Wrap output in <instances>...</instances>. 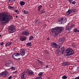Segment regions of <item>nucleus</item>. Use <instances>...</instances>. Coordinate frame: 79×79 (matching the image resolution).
I'll use <instances>...</instances> for the list:
<instances>
[{
    "instance_id": "13",
    "label": "nucleus",
    "mask_w": 79,
    "mask_h": 79,
    "mask_svg": "<svg viewBox=\"0 0 79 79\" xmlns=\"http://www.w3.org/2000/svg\"><path fill=\"white\" fill-rule=\"evenodd\" d=\"M70 64V63L68 62H64L62 63V66H69Z\"/></svg>"
},
{
    "instance_id": "16",
    "label": "nucleus",
    "mask_w": 79,
    "mask_h": 79,
    "mask_svg": "<svg viewBox=\"0 0 79 79\" xmlns=\"http://www.w3.org/2000/svg\"><path fill=\"white\" fill-rule=\"evenodd\" d=\"M64 48V47H62L61 48V53L63 55L64 53V50H65Z\"/></svg>"
},
{
    "instance_id": "28",
    "label": "nucleus",
    "mask_w": 79,
    "mask_h": 79,
    "mask_svg": "<svg viewBox=\"0 0 79 79\" xmlns=\"http://www.w3.org/2000/svg\"><path fill=\"white\" fill-rule=\"evenodd\" d=\"M54 47L55 48H58H58H60V45L56 44V45Z\"/></svg>"
},
{
    "instance_id": "24",
    "label": "nucleus",
    "mask_w": 79,
    "mask_h": 79,
    "mask_svg": "<svg viewBox=\"0 0 79 79\" xmlns=\"http://www.w3.org/2000/svg\"><path fill=\"white\" fill-rule=\"evenodd\" d=\"M51 45L52 46L54 47H55L56 45V44L55 43L52 42L51 43Z\"/></svg>"
},
{
    "instance_id": "26",
    "label": "nucleus",
    "mask_w": 79,
    "mask_h": 79,
    "mask_svg": "<svg viewBox=\"0 0 79 79\" xmlns=\"http://www.w3.org/2000/svg\"><path fill=\"white\" fill-rule=\"evenodd\" d=\"M31 42H28L26 44L27 46H29V47H31Z\"/></svg>"
},
{
    "instance_id": "27",
    "label": "nucleus",
    "mask_w": 79,
    "mask_h": 79,
    "mask_svg": "<svg viewBox=\"0 0 79 79\" xmlns=\"http://www.w3.org/2000/svg\"><path fill=\"white\" fill-rule=\"evenodd\" d=\"M74 32H79V31L77 30V28H75L74 30Z\"/></svg>"
},
{
    "instance_id": "4",
    "label": "nucleus",
    "mask_w": 79,
    "mask_h": 79,
    "mask_svg": "<svg viewBox=\"0 0 79 79\" xmlns=\"http://www.w3.org/2000/svg\"><path fill=\"white\" fill-rule=\"evenodd\" d=\"M51 34L54 37H57L58 35L60 34L55 29V28H53L52 30V31L51 32Z\"/></svg>"
},
{
    "instance_id": "23",
    "label": "nucleus",
    "mask_w": 79,
    "mask_h": 79,
    "mask_svg": "<svg viewBox=\"0 0 79 79\" xmlns=\"http://www.w3.org/2000/svg\"><path fill=\"white\" fill-rule=\"evenodd\" d=\"M42 6L40 5L38 7V10L40 11L41 9H42Z\"/></svg>"
},
{
    "instance_id": "25",
    "label": "nucleus",
    "mask_w": 79,
    "mask_h": 79,
    "mask_svg": "<svg viewBox=\"0 0 79 79\" xmlns=\"http://www.w3.org/2000/svg\"><path fill=\"white\" fill-rule=\"evenodd\" d=\"M5 65L7 67H10V64L7 62L6 63Z\"/></svg>"
},
{
    "instance_id": "51",
    "label": "nucleus",
    "mask_w": 79,
    "mask_h": 79,
    "mask_svg": "<svg viewBox=\"0 0 79 79\" xmlns=\"http://www.w3.org/2000/svg\"><path fill=\"white\" fill-rule=\"evenodd\" d=\"M47 39L48 40H50V39H49V38L48 37L47 38Z\"/></svg>"
},
{
    "instance_id": "37",
    "label": "nucleus",
    "mask_w": 79,
    "mask_h": 79,
    "mask_svg": "<svg viewBox=\"0 0 79 79\" xmlns=\"http://www.w3.org/2000/svg\"><path fill=\"white\" fill-rule=\"evenodd\" d=\"M14 11H15V12L17 13H19V11H18V10H15Z\"/></svg>"
},
{
    "instance_id": "31",
    "label": "nucleus",
    "mask_w": 79,
    "mask_h": 79,
    "mask_svg": "<svg viewBox=\"0 0 79 79\" xmlns=\"http://www.w3.org/2000/svg\"><path fill=\"white\" fill-rule=\"evenodd\" d=\"M7 62L10 64H12V61H11V60H8L7 61Z\"/></svg>"
},
{
    "instance_id": "34",
    "label": "nucleus",
    "mask_w": 79,
    "mask_h": 79,
    "mask_svg": "<svg viewBox=\"0 0 79 79\" xmlns=\"http://www.w3.org/2000/svg\"><path fill=\"white\" fill-rule=\"evenodd\" d=\"M35 23V24H37V25H39V23H40V22H39V21L37 20V21H36Z\"/></svg>"
},
{
    "instance_id": "2",
    "label": "nucleus",
    "mask_w": 79,
    "mask_h": 79,
    "mask_svg": "<svg viewBox=\"0 0 79 79\" xmlns=\"http://www.w3.org/2000/svg\"><path fill=\"white\" fill-rule=\"evenodd\" d=\"M65 53H66V56H70L74 54V51L73 49L71 48H68L66 49Z\"/></svg>"
},
{
    "instance_id": "36",
    "label": "nucleus",
    "mask_w": 79,
    "mask_h": 79,
    "mask_svg": "<svg viewBox=\"0 0 79 79\" xmlns=\"http://www.w3.org/2000/svg\"><path fill=\"white\" fill-rule=\"evenodd\" d=\"M76 9H73V10H72V13H75V12H76Z\"/></svg>"
},
{
    "instance_id": "30",
    "label": "nucleus",
    "mask_w": 79,
    "mask_h": 79,
    "mask_svg": "<svg viewBox=\"0 0 79 79\" xmlns=\"http://www.w3.org/2000/svg\"><path fill=\"white\" fill-rule=\"evenodd\" d=\"M23 13H24V14H25V15H26V14H27L28 13V11L27 10H24Z\"/></svg>"
},
{
    "instance_id": "21",
    "label": "nucleus",
    "mask_w": 79,
    "mask_h": 79,
    "mask_svg": "<svg viewBox=\"0 0 79 79\" xmlns=\"http://www.w3.org/2000/svg\"><path fill=\"white\" fill-rule=\"evenodd\" d=\"M20 5L21 6H23V5H24L25 4V2L24 1H21L20 2Z\"/></svg>"
},
{
    "instance_id": "29",
    "label": "nucleus",
    "mask_w": 79,
    "mask_h": 79,
    "mask_svg": "<svg viewBox=\"0 0 79 79\" xmlns=\"http://www.w3.org/2000/svg\"><path fill=\"white\" fill-rule=\"evenodd\" d=\"M33 39H34V36H31L29 38V40H31Z\"/></svg>"
},
{
    "instance_id": "49",
    "label": "nucleus",
    "mask_w": 79,
    "mask_h": 79,
    "mask_svg": "<svg viewBox=\"0 0 79 79\" xmlns=\"http://www.w3.org/2000/svg\"><path fill=\"white\" fill-rule=\"evenodd\" d=\"M68 0L69 1L70 3H71V1H73V0Z\"/></svg>"
},
{
    "instance_id": "1",
    "label": "nucleus",
    "mask_w": 79,
    "mask_h": 79,
    "mask_svg": "<svg viewBox=\"0 0 79 79\" xmlns=\"http://www.w3.org/2000/svg\"><path fill=\"white\" fill-rule=\"evenodd\" d=\"M12 18V16L7 15L6 13H2L0 14V22L2 24H5V23H8Z\"/></svg>"
},
{
    "instance_id": "15",
    "label": "nucleus",
    "mask_w": 79,
    "mask_h": 79,
    "mask_svg": "<svg viewBox=\"0 0 79 79\" xmlns=\"http://www.w3.org/2000/svg\"><path fill=\"white\" fill-rule=\"evenodd\" d=\"M60 53H61V51H60V49H57L56 50V54L58 55H60Z\"/></svg>"
},
{
    "instance_id": "33",
    "label": "nucleus",
    "mask_w": 79,
    "mask_h": 79,
    "mask_svg": "<svg viewBox=\"0 0 79 79\" xmlns=\"http://www.w3.org/2000/svg\"><path fill=\"white\" fill-rule=\"evenodd\" d=\"M39 76H40V77L42 76V75H43V73H42V72H40L39 74Z\"/></svg>"
},
{
    "instance_id": "56",
    "label": "nucleus",
    "mask_w": 79,
    "mask_h": 79,
    "mask_svg": "<svg viewBox=\"0 0 79 79\" xmlns=\"http://www.w3.org/2000/svg\"><path fill=\"white\" fill-rule=\"evenodd\" d=\"M13 1H14L13 2H15V0H13Z\"/></svg>"
},
{
    "instance_id": "55",
    "label": "nucleus",
    "mask_w": 79,
    "mask_h": 79,
    "mask_svg": "<svg viewBox=\"0 0 79 79\" xmlns=\"http://www.w3.org/2000/svg\"><path fill=\"white\" fill-rule=\"evenodd\" d=\"M1 35H0V37H1Z\"/></svg>"
},
{
    "instance_id": "38",
    "label": "nucleus",
    "mask_w": 79,
    "mask_h": 79,
    "mask_svg": "<svg viewBox=\"0 0 79 79\" xmlns=\"http://www.w3.org/2000/svg\"><path fill=\"white\" fill-rule=\"evenodd\" d=\"M9 8H13V9H15V8H14L13 7H12L11 6H9Z\"/></svg>"
},
{
    "instance_id": "42",
    "label": "nucleus",
    "mask_w": 79,
    "mask_h": 79,
    "mask_svg": "<svg viewBox=\"0 0 79 79\" xmlns=\"http://www.w3.org/2000/svg\"><path fill=\"white\" fill-rule=\"evenodd\" d=\"M8 79H12V76H10L8 78Z\"/></svg>"
},
{
    "instance_id": "6",
    "label": "nucleus",
    "mask_w": 79,
    "mask_h": 79,
    "mask_svg": "<svg viewBox=\"0 0 79 79\" xmlns=\"http://www.w3.org/2000/svg\"><path fill=\"white\" fill-rule=\"evenodd\" d=\"M75 26L74 24L71 25L70 26H66L65 29L66 31H71L73 28Z\"/></svg>"
},
{
    "instance_id": "41",
    "label": "nucleus",
    "mask_w": 79,
    "mask_h": 79,
    "mask_svg": "<svg viewBox=\"0 0 79 79\" xmlns=\"http://www.w3.org/2000/svg\"><path fill=\"white\" fill-rule=\"evenodd\" d=\"M13 0H10L9 1V2H10V3H12V2H13Z\"/></svg>"
},
{
    "instance_id": "20",
    "label": "nucleus",
    "mask_w": 79,
    "mask_h": 79,
    "mask_svg": "<svg viewBox=\"0 0 79 79\" xmlns=\"http://www.w3.org/2000/svg\"><path fill=\"white\" fill-rule=\"evenodd\" d=\"M12 44V43L11 42H9L8 43H7L6 44L5 46L6 47H8V46L11 45Z\"/></svg>"
},
{
    "instance_id": "44",
    "label": "nucleus",
    "mask_w": 79,
    "mask_h": 79,
    "mask_svg": "<svg viewBox=\"0 0 79 79\" xmlns=\"http://www.w3.org/2000/svg\"><path fill=\"white\" fill-rule=\"evenodd\" d=\"M1 45H3V42H2L0 43Z\"/></svg>"
},
{
    "instance_id": "43",
    "label": "nucleus",
    "mask_w": 79,
    "mask_h": 79,
    "mask_svg": "<svg viewBox=\"0 0 79 79\" xmlns=\"http://www.w3.org/2000/svg\"><path fill=\"white\" fill-rule=\"evenodd\" d=\"M75 45V44H74V43H73L72 44V45L73 47Z\"/></svg>"
},
{
    "instance_id": "46",
    "label": "nucleus",
    "mask_w": 79,
    "mask_h": 79,
    "mask_svg": "<svg viewBox=\"0 0 79 79\" xmlns=\"http://www.w3.org/2000/svg\"><path fill=\"white\" fill-rule=\"evenodd\" d=\"M41 12L42 13H45V11L44 10H43Z\"/></svg>"
},
{
    "instance_id": "32",
    "label": "nucleus",
    "mask_w": 79,
    "mask_h": 79,
    "mask_svg": "<svg viewBox=\"0 0 79 79\" xmlns=\"http://www.w3.org/2000/svg\"><path fill=\"white\" fill-rule=\"evenodd\" d=\"M62 78L63 79H67V78H68V77H67V76H63L62 77Z\"/></svg>"
},
{
    "instance_id": "47",
    "label": "nucleus",
    "mask_w": 79,
    "mask_h": 79,
    "mask_svg": "<svg viewBox=\"0 0 79 79\" xmlns=\"http://www.w3.org/2000/svg\"><path fill=\"white\" fill-rule=\"evenodd\" d=\"M14 74H16L17 73V71H15V72H14Z\"/></svg>"
},
{
    "instance_id": "22",
    "label": "nucleus",
    "mask_w": 79,
    "mask_h": 79,
    "mask_svg": "<svg viewBox=\"0 0 79 79\" xmlns=\"http://www.w3.org/2000/svg\"><path fill=\"white\" fill-rule=\"evenodd\" d=\"M24 73H23L21 74V79H24Z\"/></svg>"
},
{
    "instance_id": "54",
    "label": "nucleus",
    "mask_w": 79,
    "mask_h": 79,
    "mask_svg": "<svg viewBox=\"0 0 79 79\" xmlns=\"http://www.w3.org/2000/svg\"><path fill=\"white\" fill-rule=\"evenodd\" d=\"M16 18H18V16L16 15Z\"/></svg>"
},
{
    "instance_id": "57",
    "label": "nucleus",
    "mask_w": 79,
    "mask_h": 79,
    "mask_svg": "<svg viewBox=\"0 0 79 79\" xmlns=\"http://www.w3.org/2000/svg\"><path fill=\"white\" fill-rule=\"evenodd\" d=\"M78 62H79V60L78 61Z\"/></svg>"
},
{
    "instance_id": "52",
    "label": "nucleus",
    "mask_w": 79,
    "mask_h": 79,
    "mask_svg": "<svg viewBox=\"0 0 79 79\" xmlns=\"http://www.w3.org/2000/svg\"><path fill=\"white\" fill-rule=\"evenodd\" d=\"M48 67V65H47L46 66V68H47Z\"/></svg>"
},
{
    "instance_id": "50",
    "label": "nucleus",
    "mask_w": 79,
    "mask_h": 79,
    "mask_svg": "<svg viewBox=\"0 0 79 79\" xmlns=\"http://www.w3.org/2000/svg\"><path fill=\"white\" fill-rule=\"evenodd\" d=\"M77 69L78 71H79V66L78 67Z\"/></svg>"
},
{
    "instance_id": "3",
    "label": "nucleus",
    "mask_w": 79,
    "mask_h": 79,
    "mask_svg": "<svg viewBox=\"0 0 79 79\" xmlns=\"http://www.w3.org/2000/svg\"><path fill=\"white\" fill-rule=\"evenodd\" d=\"M8 30L10 33H13L16 31V27L14 25H11L9 27Z\"/></svg>"
},
{
    "instance_id": "18",
    "label": "nucleus",
    "mask_w": 79,
    "mask_h": 79,
    "mask_svg": "<svg viewBox=\"0 0 79 79\" xmlns=\"http://www.w3.org/2000/svg\"><path fill=\"white\" fill-rule=\"evenodd\" d=\"M57 22L58 23H59V24H62V23H63L62 19H60L58 20H57Z\"/></svg>"
},
{
    "instance_id": "11",
    "label": "nucleus",
    "mask_w": 79,
    "mask_h": 79,
    "mask_svg": "<svg viewBox=\"0 0 79 79\" xmlns=\"http://www.w3.org/2000/svg\"><path fill=\"white\" fill-rule=\"evenodd\" d=\"M64 40H65L63 38H62L58 40V43L61 45L64 42Z\"/></svg>"
},
{
    "instance_id": "45",
    "label": "nucleus",
    "mask_w": 79,
    "mask_h": 79,
    "mask_svg": "<svg viewBox=\"0 0 79 79\" xmlns=\"http://www.w3.org/2000/svg\"><path fill=\"white\" fill-rule=\"evenodd\" d=\"M75 3H76V2L74 1H73V2H72V4H73V5H74L75 4Z\"/></svg>"
},
{
    "instance_id": "17",
    "label": "nucleus",
    "mask_w": 79,
    "mask_h": 79,
    "mask_svg": "<svg viewBox=\"0 0 79 79\" xmlns=\"http://www.w3.org/2000/svg\"><path fill=\"white\" fill-rule=\"evenodd\" d=\"M61 19H62V21L63 23H66V22L67 21V19H66V18L64 17H63L61 18Z\"/></svg>"
},
{
    "instance_id": "5",
    "label": "nucleus",
    "mask_w": 79,
    "mask_h": 79,
    "mask_svg": "<svg viewBox=\"0 0 79 79\" xmlns=\"http://www.w3.org/2000/svg\"><path fill=\"white\" fill-rule=\"evenodd\" d=\"M20 55V54H19V53L17 52L15 53L12 55V58L15 60H19L21 59V58H17V56H19Z\"/></svg>"
},
{
    "instance_id": "10",
    "label": "nucleus",
    "mask_w": 79,
    "mask_h": 79,
    "mask_svg": "<svg viewBox=\"0 0 79 79\" xmlns=\"http://www.w3.org/2000/svg\"><path fill=\"white\" fill-rule=\"evenodd\" d=\"M22 34L23 35H26L27 36L30 34V33L29 31H23L22 33Z\"/></svg>"
},
{
    "instance_id": "14",
    "label": "nucleus",
    "mask_w": 79,
    "mask_h": 79,
    "mask_svg": "<svg viewBox=\"0 0 79 79\" xmlns=\"http://www.w3.org/2000/svg\"><path fill=\"white\" fill-rule=\"evenodd\" d=\"M20 54L22 56H24L25 55V50L24 49H22L20 50Z\"/></svg>"
},
{
    "instance_id": "53",
    "label": "nucleus",
    "mask_w": 79,
    "mask_h": 79,
    "mask_svg": "<svg viewBox=\"0 0 79 79\" xmlns=\"http://www.w3.org/2000/svg\"><path fill=\"white\" fill-rule=\"evenodd\" d=\"M46 53H47V54H48L49 55H50V53H48V52H46Z\"/></svg>"
},
{
    "instance_id": "40",
    "label": "nucleus",
    "mask_w": 79,
    "mask_h": 79,
    "mask_svg": "<svg viewBox=\"0 0 79 79\" xmlns=\"http://www.w3.org/2000/svg\"><path fill=\"white\" fill-rule=\"evenodd\" d=\"M73 47L74 48H77V46H76V45L75 44Z\"/></svg>"
},
{
    "instance_id": "39",
    "label": "nucleus",
    "mask_w": 79,
    "mask_h": 79,
    "mask_svg": "<svg viewBox=\"0 0 79 79\" xmlns=\"http://www.w3.org/2000/svg\"><path fill=\"white\" fill-rule=\"evenodd\" d=\"M38 61L39 62V63H40V64H42V62H41L40 60H38Z\"/></svg>"
},
{
    "instance_id": "48",
    "label": "nucleus",
    "mask_w": 79,
    "mask_h": 79,
    "mask_svg": "<svg viewBox=\"0 0 79 79\" xmlns=\"http://www.w3.org/2000/svg\"><path fill=\"white\" fill-rule=\"evenodd\" d=\"M75 79H79V76L75 78Z\"/></svg>"
},
{
    "instance_id": "12",
    "label": "nucleus",
    "mask_w": 79,
    "mask_h": 79,
    "mask_svg": "<svg viewBox=\"0 0 79 79\" xmlns=\"http://www.w3.org/2000/svg\"><path fill=\"white\" fill-rule=\"evenodd\" d=\"M26 37L24 36H22L20 37V40L21 41H24L26 40Z\"/></svg>"
},
{
    "instance_id": "35",
    "label": "nucleus",
    "mask_w": 79,
    "mask_h": 79,
    "mask_svg": "<svg viewBox=\"0 0 79 79\" xmlns=\"http://www.w3.org/2000/svg\"><path fill=\"white\" fill-rule=\"evenodd\" d=\"M11 69H12V70H15V67H11L10 68Z\"/></svg>"
},
{
    "instance_id": "7",
    "label": "nucleus",
    "mask_w": 79,
    "mask_h": 79,
    "mask_svg": "<svg viewBox=\"0 0 79 79\" xmlns=\"http://www.w3.org/2000/svg\"><path fill=\"white\" fill-rule=\"evenodd\" d=\"M26 73L28 76H33L34 75V73L33 71L30 70H28Z\"/></svg>"
},
{
    "instance_id": "9",
    "label": "nucleus",
    "mask_w": 79,
    "mask_h": 79,
    "mask_svg": "<svg viewBox=\"0 0 79 79\" xmlns=\"http://www.w3.org/2000/svg\"><path fill=\"white\" fill-rule=\"evenodd\" d=\"M8 74V72L6 71H4L2 73H0V76L1 77H6V75Z\"/></svg>"
},
{
    "instance_id": "19",
    "label": "nucleus",
    "mask_w": 79,
    "mask_h": 79,
    "mask_svg": "<svg viewBox=\"0 0 79 79\" xmlns=\"http://www.w3.org/2000/svg\"><path fill=\"white\" fill-rule=\"evenodd\" d=\"M72 10H68L67 11V13H66V15H70L71 13H72Z\"/></svg>"
},
{
    "instance_id": "8",
    "label": "nucleus",
    "mask_w": 79,
    "mask_h": 79,
    "mask_svg": "<svg viewBox=\"0 0 79 79\" xmlns=\"http://www.w3.org/2000/svg\"><path fill=\"white\" fill-rule=\"evenodd\" d=\"M54 28L56 30L58 31V32H59V34L61 33V31H62V30L63 29V27H56V28Z\"/></svg>"
}]
</instances>
